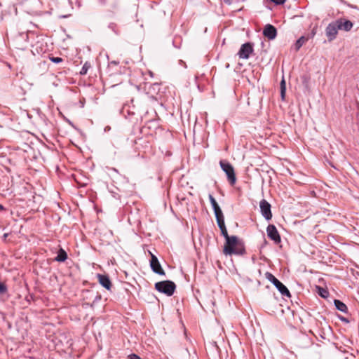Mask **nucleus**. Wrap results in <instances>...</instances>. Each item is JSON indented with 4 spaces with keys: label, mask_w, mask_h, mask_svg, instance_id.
I'll list each match as a JSON object with an SVG mask.
<instances>
[{
    "label": "nucleus",
    "mask_w": 359,
    "mask_h": 359,
    "mask_svg": "<svg viewBox=\"0 0 359 359\" xmlns=\"http://www.w3.org/2000/svg\"><path fill=\"white\" fill-rule=\"evenodd\" d=\"M245 252L243 246L239 245L237 236H231L226 238V243L224 248V253L226 255H242Z\"/></svg>",
    "instance_id": "f257e3e1"
},
{
    "label": "nucleus",
    "mask_w": 359,
    "mask_h": 359,
    "mask_svg": "<svg viewBox=\"0 0 359 359\" xmlns=\"http://www.w3.org/2000/svg\"><path fill=\"white\" fill-rule=\"evenodd\" d=\"M155 289L168 297L172 296L176 289V285L171 280H163L155 283Z\"/></svg>",
    "instance_id": "f03ea898"
},
{
    "label": "nucleus",
    "mask_w": 359,
    "mask_h": 359,
    "mask_svg": "<svg viewBox=\"0 0 359 359\" xmlns=\"http://www.w3.org/2000/svg\"><path fill=\"white\" fill-rule=\"evenodd\" d=\"M265 277L276 287L283 296L291 297V294L287 287L278 280L272 273L266 272Z\"/></svg>",
    "instance_id": "7ed1b4c3"
},
{
    "label": "nucleus",
    "mask_w": 359,
    "mask_h": 359,
    "mask_svg": "<svg viewBox=\"0 0 359 359\" xmlns=\"http://www.w3.org/2000/svg\"><path fill=\"white\" fill-rule=\"evenodd\" d=\"M219 165L222 170L226 173L227 180L231 185H234L236 182L234 168L232 165L225 160L219 161Z\"/></svg>",
    "instance_id": "20e7f679"
},
{
    "label": "nucleus",
    "mask_w": 359,
    "mask_h": 359,
    "mask_svg": "<svg viewBox=\"0 0 359 359\" xmlns=\"http://www.w3.org/2000/svg\"><path fill=\"white\" fill-rule=\"evenodd\" d=\"M253 43L251 42H247L241 46L237 55L241 59L247 60L250 57V55L253 52Z\"/></svg>",
    "instance_id": "39448f33"
},
{
    "label": "nucleus",
    "mask_w": 359,
    "mask_h": 359,
    "mask_svg": "<svg viewBox=\"0 0 359 359\" xmlns=\"http://www.w3.org/2000/svg\"><path fill=\"white\" fill-rule=\"evenodd\" d=\"M339 30V28L338 26V22H337L336 20L330 22L327 26L325 29V34L330 41L336 39Z\"/></svg>",
    "instance_id": "423d86ee"
},
{
    "label": "nucleus",
    "mask_w": 359,
    "mask_h": 359,
    "mask_svg": "<svg viewBox=\"0 0 359 359\" xmlns=\"http://www.w3.org/2000/svg\"><path fill=\"white\" fill-rule=\"evenodd\" d=\"M259 208L261 214L264 217V219L267 221L271 219L272 213L271 210V204L265 199H262L259 202Z\"/></svg>",
    "instance_id": "0eeeda50"
},
{
    "label": "nucleus",
    "mask_w": 359,
    "mask_h": 359,
    "mask_svg": "<svg viewBox=\"0 0 359 359\" xmlns=\"http://www.w3.org/2000/svg\"><path fill=\"white\" fill-rule=\"evenodd\" d=\"M268 237L272 240L276 244L280 243L281 239L280 234L273 224H269L266 228Z\"/></svg>",
    "instance_id": "6e6552de"
},
{
    "label": "nucleus",
    "mask_w": 359,
    "mask_h": 359,
    "mask_svg": "<svg viewBox=\"0 0 359 359\" xmlns=\"http://www.w3.org/2000/svg\"><path fill=\"white\" fill-rule=\"evenodd\" d=\"M97 278L99 283L106 290L110 291L112 287V283L109 276L106 273H97Z\"/></svg>",
    "instance_id": "1a4fd4ad"
},
{
    "label": "nucleus",
    "mask_w": 359,
    "mask_h": 359,
    "mask_svg": "<svg viewBox=\"0 0 359 359\" xmlns=\"http://www.w3.org/2000/svg\"><path fill=\"white\" fill-rule=\"evenodd\" d=\"M263 34L269 40H273L277 36V30L274 26L268 24L264 28Z\"/></svg>",
    "instance_id": "9d476101"
},
{
    "label": "nucleus",
    "mask_w": 359,
    "mask_h": 359,
    "mask_svg": "<svg viewBox=\"0 0 359 359\" xmlns=\"http://www.w3.org/2000/svg\"><path fill=\"white\" fill-rule=\"evenodd\" d=\"M336 21H337V22H338V26H339V30H344L346 32H348L352 29V27L353 26V23L348 20L339 18V19L337 20Z\"/></svg>",
    "instance_id": "9b49d317"
},
{
    "label": "nucleus",
    "mask_w": 359,
    "mask_h": 359,
    "mask_svg": "<svg viewBox=\"0 0 359 359\" xmlns=\"http://www.w3.org/2000/svg\"><path fill=\"white\" fill-rule=\"evenodd\" d=\"M334 304L337 310H339L343 313H348L347 306L341 301H340L339 299H334Z\"/></svg>",
    "instance_id": "f8f14e48"
},
{
    "label": "nucleus",
    "mask_w": 359,
    "mask_h": 359,
    "mask_svg": "<svg viewBox=\"0 0 359 359\" xmlns=\"http://www.w3.org/2000/svg\"><path fill=\"white\" fill-rule=\"evenodd\" d=\"M151 269H162L161 266L158 260V258L151 253L150 259Z\"/></svg>",
    "instance_id": "ddd939ff"
},
{
    "label": "nucleus",
    "mask_w": 359,
    "mask_h": 359,
    "mask_svg": "<svg viewBox=\"0 0 359 359\" xmlns=\"http://www.w3.org/2000/svg\"><path fill=\"white\" fill-rule=\"evenodd\" d=\"M67 254L66 252V251L65 250H63L62 248H60V250L57 251V256L55 257V260L57 261V262H64L67 259Z\"/></svg>",
    "instance_id": "4468645a"
},
{
    "label": "nucleus",
    "mask_w": 359,
    "mask_h": 359,
    "mask_svg": "<svg viewBox=\"0 0 359 359\" xmlns=\"http://www.w3.org/2000/svg\"><path fill=\"white\" fill-rule=\"evenodd\" d=\"M308 39L302 36L297 39L294 43V48L296 51H298L300 48L307 41Z\"/></svg>",
    "instance_id": "2eb2a0df"
},
{
    "label": "nucleus",
    "mask_w": 359,
    "mask_h": 359,
    "mask_svg": "<svg viewBox=\"0 0 359 359\" xmlns=\"http://www.w3.org/2000/svg\"><path fill=\"white\" fill-rule=\"evenodd\" d=\"M62 4L68 3L72 9L74 8V6H77L78 8L81 5V0H62Z\"/></svg>",
    "instance_id": "dca6fc26"
},
{
    "label": "nucleus",
    "mask_w": 359,
    "mask_h": 359,
    "mask_svg": "<svg viewBox=\"0 0 359 359\" xmlns=\"http://www.w3.org/2000/svg\"><path fill=\"white\" fill-rule=\"evenodd\" d=\"M317 290H318V294L323 297V298H326L328 297L329 295V292L327 291V289H324L320 286H317L316 287Z\"/></svg>",
    "instance_id": "f3484780"
},
{
    "label": "nucleus",
    "mask_w": 359,
    "mask_h": 359,
    "mask_svg": "<svg viewBox=\"0 0 359 359\" xmlns=\"http://www.w3.org/2000/svg\"><path fill=\"white\" fill-rule=\"evenodd\" d=\"M91 65L89 62H86L82 67L80 74L81 75H86L88 71V69L90 68Z\"/></svg>",
    "instance_id": "a211bd4d"
},
{
    "label": "nucleus",
    "mask_w": 359,
    "mask_h": 359,
    "mask_svg": "<svg viewBox=\"0 0 359 359\" xmlns=\"http://www.w3.org/2000/svg\"><path fill=\"white\" fill-rule=\"evenodd\" d=\"M213 210H214V213H215L216 219H218L219 217L221 218V217H224L223 212H222L221 208H219V206L214 208Z\"/></svg>",
    "instance_id": "6ab92c4d"
},
{
    "label": "nucleus",
    "mask_w": 359,
    "mask_h": 359,
    "mask_svg": "<svg viewBox=\"0 0 359 359\" xmlns=\"http://www.w3.org/2000/svg\"><path fill=\"white\" fill-rule=\"evenodd\" d=\"M208 198H209L210 202L211 203V205H212L213 210H214V208L219 206L215 198L213 197V196L212 194H209Z\"/></svg>",
    "instance_id": "aec40b11"
},
{
    "label": "nucleus",
    "mask_w": 359,
    "mask_h": 359,
    "mask_svg": "<svg viewBox=\"0 0 359 359\" xmlns=\"http://www.w3.org/2000/svg\"><path fill=\"white\" fill-rule=\"evenodd\" d=\"M7 291H8V287H7L6 285L4 283L0 281V294H6L7 292Z\"/></svg>",
    "instance_id": "412c9836"
},
{
    "label": "nucleus",
    "mask_w": 359,
    "mask_h": 359,
    "mask_svg": "<svg viewBox=\"0 0 359 359\" xmlns=\"http://www.w3.org/2000/svg\"><path fill=\"white\" fill-rule=\"evenodd\" d=\"M216 221H217L219 228H222V227L225 226L224 217H221V218L219 217L218 219H216Z\"/></svg>",
    "instance_id": "4be33fe9"
},
{
    "label": "nucleus",
    "mask_w": 359,
    "mask_h": 359,
    "mask_svg": "<svg viewBox=\"0 0 359 359\" xmlns=\"http://www.w3.org/2000/svg\"><path fill=\"white\" fill-rule=\"evenodd\" d=\"M50 60L51 62L56 64L60 63L63 60L62 58L60 57H50Z\"/></svg>",
    "instance_id": "5701e85b"
},
{
    "label": "nucleus",
    "mask_w": 359,
    "mask_h": 359,
    "mask_svg": "<svg viewBox=\"0 0 359 359\" xmlns=\"http://www.w3.org/2000/svg\"><path fill=\"white\" fill-rule=\"evenodd\" d=\"M220 231H221V233L222 235L225 238V239L229 237V234H228V232H227V230H226V226L222 227V228H219Z\"/></svg>",
    "instance_id": "b1692460"
},
{
    "label": "nucleus",
    "mask_w": 359,
    "mask_h": 359,
    "mask_svg": "<svg viewBox=\"0 0 359 359\" xmlns=\"http://www.w3.org/2000/svg\"><path fill=\"white\" fill-rule=\"evenodd\" d=\"M351 274L354 280L359 278V271H351Z\"/></svg>",
    "instance_id": "393cba45"
},
{
    "label": "nucleus",
    "mask_w": 359,
    "mask_h": 359,
    "mask_svg": "<svg viewBox=\"0 0 359 359\" xmlns=\"http://www.w3.org/2000/svg\"><path fill=\"white\" fill-rule=\"evenodd\" d=\"M271 1L276 5H280V4H283L286 0H271Z\"/></svg>",
    "instance_id": "a878e982"
},
{
    "label": "nucleus",
    "mask_w": 359,
    "mask_h": 359,
    "mask_svg": "<svg viewBox=\"0 0 359 359\" xmlns=\"http://www.w3.org/2000/svg\"><path fill=\"white\" fill-rule=\"evenodd\" d=\"M128 359H141V358L135 353H132L128 355Z\"/></svg>",
    "instance_id": "bb28decb"
},
{
    "label": "nucleus",
    "mask_w": 359,
    "mask_h": 359,
    "mask_svg": "<svg viewBox=\"0 0 359 359\" xmlns=\"http://www.w3.org/2000/svg\"><path fill=\"white\" fill-rule=\"evenodd\" d=\"M280 95H281L282 99H284L285 95V88H281Z\"/></svg>",
    "instance_id": "cd10ccee"
},
{
    "label": "nucleus",
    "mask_w": 359,
    "mask_h": 359,
    "mask_svg": "<svg viewBox=\"0 0 359 359\" xmlns=\"http://www.w3.org/2000/svg\"><path fill=\"white\" fill-rule=\"evenodd\" d=\"M154 273H157V274H159V275H161V276H164L165 273V271H153Z\"/></svg>",
    "instance_id": "c85d7f7f"
},
{
    "label": "nucleus",
    "mask_w": 359,
    "mask_h": 359,
    "mask_svg": "<svg viewBox=\"0 0 359 359\" xmlns=\"http://www.w3.org/2000/svg\"><path fill=\"white\" fill-rule=\"evenodd\" d=\"M286 88V87H285V80L283 79H282V81L280 82V88Z\"/></svg>",
    "instance_id": "c756f323"
},
{
    "label": "nucleus",
    "mask_w": 359,
    "mask_h": 359,
    "mask_svg": "<svg viewBox=\"0 0 359 359\" xmlns=\"http://www.w3.org/2000/svg\"><path fill=\"white\" fill-rule=\"evenodd\" d=\"M339 319L342 321V322H345V323H348V320L345 318V317H339Z\"/></svg>",
    "instance_id": "7c9ffc66"
},
{
    "label": "nucleus",
    "mask_w": 359,
    "mask_h": 359,
    "mask_svg": "<svg viewBox=\"0 0 359 359\" xmlns=\"http://www.w3.org/2000/svg\"><path fill=\"white\" fill-rule=\"evenodd\" d=\"M4 210H5V208L4 207V205L0 204V211Z\"/></svg>",
    "instance_id": "2f4dec72"
},
{
    "label": "nucleus",
    "mask_w": 359,
    "mask_h": 359,
    "mask_svg": "<svg viewBox=\"0 0 359 359\" xmlns=\"http://www.w3.org/2000/svg\"><path fill=\"white\" fill-rule=\"evenodd\" d=\"M111 170L114 172H118V170L116 168H112Z\"/></svg>",
    "instance_id": "473e14b6"
},
{
    "label": "nucleus",
    "mask_w": 359,
    "mask_h": 359,
    "mask_svg": "<svg viewBox=\"0 0 359 359\" xmlns=\"http://www.w3.org/2000/svg\"><path fill=\"white\" fill-rule=\"evenodd\" d=\"M348 277L351 281L354 282V280L352 279V277H351L349 275H348Z\"/></svg>",
    "instance_id": "72a5a7b5"
},
{
    "label": "nucleus",
    "mask_w": 359,
    "mask_h": 359,
    "mask_svg": "<svg viewBox=\"0 0 359 359\" xmlns=\"http://www.w3.org/2000/svg\"><path fill=\"white\" fill-rule=\"evenodd\" d=\"M125 273H126V276H128V273L126 271H124Z\"/></svg>",
    "instance_id": "f704fd0d"
},
{
    "label": "nucleus",
    "mask_w": 359,
    "mask_h": 359,
    "mask_svg": "<svg viewBox=\"0 0 359 359\" xmlns=\"http://www.w3.org/2000/svg\"><path fill=\"white\" fill-rule=\"evenodd\" d=\"M4 236V238H6L7 237V233H5Z\"/></svg>",
    "instance_id": "c9c22d12"
}]
</instances>
